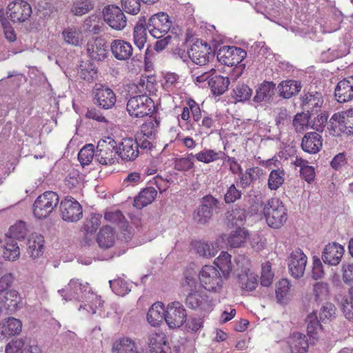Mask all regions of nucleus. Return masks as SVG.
Wrapping results in <instances>:
<instances>
[{
  "mask_svg": "<svg viewBox=\"0 0 353 353\" xmlns=\"http://www.w3.org/2000/svg\"><path fill=\"white\" fill-rule=\"evenodd\" d=\"M21 329V321L14 317H8L0 323V332L4 337L17 335Z\"/></svg>",
  "mask_w": 353,
  "mask_h": 353,
  "instance_id": "obj_32",
  "label": "nucleus"
},
{
  "mask_svg": "<svg viewBox=\"0 0 353 353\" xmlns=\"http://www.w3.org/2000/svg\"><path fill=\"white\" fill-rule=\"evenodd\" d=\"M263 212L268 226L274 229L281 228L288 219V210L278 198L268 199L263 205Z\"/></svg>",
  "mask_w": 353,
  "mask_h": 353,
  "instance_id": "obj_2",
  "label": "nucleus"
},
{
  "mask_svg": "<svg viewBox=\"0 0 353 353\" xmlns=\"http://www.w3.org/2000/svg\"><path fill=\"white\" fill-rule=\"evenodd\" d=\"M65 41L69 44L78 46L82 41L81 32L75 28H68L62 32Z\"/></svg>",
  "mask_w": 353,
  "mask_h": 353,
  "instance_id": "obj_52",
  "label": "nucleus"
},
{
  "mask_svg": "<svg viewBox=\"0 0 353 353\" xmlns=\"http://www.w3.org/2000/svg\"><path fill=\"white\" fill-rule=\"evenodd\" d=\"M275 85L272 82L264 81L258 88L254 101L256 102H261L268 99L273 94Z\"/></svg>",
  "mask_w": 353,
  "mask_h": 353,
  "instance_id": "obj_48",
  "label": "nucleus"
},
{
  "mask_svg": "<svg viewBox=\"0 0 353 353\" xmlns=\"http://www.w3.org/2000/svg\"><path fill=\"white\" fill-rule=\"evenodd\" d=\"M117 143L111 137L101 139L97 143L95 156L102 165H113L117 161Z\"/></svg>",
  "mask_w": 353,
  "mask_h": 353,
  "instance_id": "obj_6",
  "label": "nucleus"
},
{
  "mask_svg": "<svg viewBox=\"0 0 353 353\" xmlns=\"http://www.w3.org/2000/svg\"><path fill=\"white\" fill-rule=\"evenodd\" d=\"M112 350L116 353H138L136 343L128 337L115 341Z\"/></svg>",
  "mask_w": 353,
  "mask_h": 353,
  "instance_id": "obj_42",
  "label": "nucleus"
},
{
  "mask_svg": "<svg viewBox=\"0 0 353 353\" xmlns=\"http://www.w3.org/2000/svg\"><path fill=\"white\" fill-rule=\"evenodd\" d=\"M94 103L100 108L108 110L112 108L117 101L116 94L109 87L97 84L92 91Z\"/></svg>",
  "mask_w": 353,
  "mask_h": 353,
  "instance_id": "obj_13",
  "label": "nucleus"
},
{
  "mask_svg": "<svg viewBox=\"0 0 353 353\" xmlns=\"http://www.w3.org/2000/svg\"><path fill=\"white\" fill-rule=\"evenodd\" d=\"M20 256L19 247L15 240L7 239L3 250V257L8 261H14Z\"/></svg>",
  "mask_w": 353,
  "mask_h": 353,
  "instance_id": "obj_46",
  "label": "nucleus"
},
{
  "mask_svg": "<svg viewBox=\"0 0 353 353\" xmlns=\"http://www.w3.org/2000/svg\"><path fill=\"white\" fill-rule=\"evenodd\" d=\"M172 22L167 13L159 12L152 15L147 23V30L154 38L160 39L170 29Z\"/></svg>",
  "mask_w": 353,
  "mask_h": 353,
  "instance_id": "obj_9",
  "label": "nucleus"
},
{
  "mask_svg": "<svg viewBox=\"0 0 353 353\" xmlns=\"http://www.w3.org/2000/svg\"><path fill=\"white\" fill-rule=\"evenodd\" d=\"M156 85L155 78L153 76L141 75L139 79L130 85V88L132 94H150L154 92Z\"/></svg>",
  "mask_w": 353,
  "mask_h": 353,
  "instance_id": "obj_24",
  "label": "nucleus"
},
{
  "mask_svg": "<svg viewBox=\"0 0 353 353\" xmlns=\"http://www.w3.org/2000/svg\"><path fill=\"white\" fill-rule=\"evenodd\" d=\"M101 215L99 214H91L83 223V230L87 234L94 233L101 225Z\"/></svg>",
  "mask_w": 353,
  "mask_h": 353,
  "instance_id": "obj_55",
  "label": "nucleus"
},
{
  "mask_svg": "<svg viewBox=\"0 0 353 353\" xmlns=\"http://www.w3.org/2000/svg\"><path fill=\"white\" fill-rule=\"evenodd\" d=\"M194 154H188L186 157L176 158L174 161V168L179 172H188L194 168V163L192 160Z\"/></svg>",
  "mask_w": 353,
  "mask_h": 353,
  "instance_id": "obj_49",
  "label": "nucleus"
},
{
  "mask_svg": "<svg viewBox=\"0 0 353 353\" xmlns=\"http://www.w3.org/2000/svg\"><path fill=\"white\" fill-rule=\"evenodd\" d=\"M110 50L113 56L118 60L129 59L132 55V45L123 39H115L111 42Z\"/></svg>",
  "mask_w": 353,
  "mask_h": 353,
  "instance_id": "obj_25",
  "label": "nucleus"
},
{
  "mask_svg": "<svg viewBox=\"0 0 353 353\" xmlns=\"http://www.w3.org/2000/svg\"><path fill=\"white\" fill-rule=\"evenodd\" d=\"M307 256L300 248L293 250L288 258L290 272L294 278L301 277L305 272Z\"/></svg>",
  "mask_w": 353,
  "mask_h": 353,
  "instance_id": "obj_19",
  "label": "nucleus"
},
{
  "mask_svg": "<svg viewBox=\"0 0 353 353\" xmlns=\"http://www.w3.org/2000/svg\"><path fill=\"white\" fill-rule=\"evenodd\" d=\"M307 332L311 337L316 338L319 332L322 329V326L317 319L316 314L314 312L307 315L306 319Z\"/></svg>",
  "mask_w": 353,
  "mask_h": 353,
  "instance_id": "obj_53",
  "label": "nucleus"
},
{
  "mask_svg": "<svg viewBox=\"0 0 353 353\" xmlns=\"http://www.w3.org/2000/svg\"><path fill=\"white\" fill-rule=\"evenodd\" d=\"M274 273L272 271L271 264L267 261L262 265L261 284L264 287L270 286L273 281Z\"/></svg>",
  "mask_w": 353,
  "mask_h": 353,
  "instance_id": "obj_63",
  "label": "nucleus"
},
{
  "mask_svg": "<svg viewBox=\"0 0 353 353\" xmlns=\"http://www.w3.org/2000/svg\"><path fill=\"white\" fill-rule=\"evenodd\" d=\"M208 85L213 94L220 96L228 90L230 85V79L227 77L215 75L210 77L208 81Z\"/></svg>",
  "mask_w": 353,
  "mask_h": 353,
  "instance_id": "obj_36",
  "label": "nucleus"
},
{
  "mask_svg": "<svg viewBox=\"0 0 353 353\" xmlns=\"http://www.w3.org/2000/svg\"><path fill=\"white\" fill-rule=\"evenodd\" d=\"M44 238L41 234L32 233L28 239V252L32 259L38 258L43 252Z\"/></svg>",
  "mask_w": 353,
  "mask_h": 353,
  "instance_id": "obj_33",
  "label": "nucleus"
},
{
  "mask_svg": "<svg viewBox=\"0 0 353 353\" xmlns=\"http://www.w3.org/2000/svg\"><path fill=\"white\" fill-rule=\"evenodd\" d=\"M201 286L212 294H221L223 291L224 281L218 269L210 265H205L199 272Z\"/></svg>",
  "mask_w": 353,
  "mask_h": 353,
  "instance_id": "obj_3",
  "label": "nucleus"
},
{
  "mask_svg": "<svg viewBox=\"0 0 353 353\" xmlns=\"http://www.w3.org/2000/svg\"><path fill=\"white\" fill-rule=\"evenodd\" d=\"M223 154L224 153L221 151L205 148L195 154L194 157L199 162L208 164L221 159Z\"/></svg>",
  "mask_w": 353,
  "mask_h": 353,
  "instance_id": "obj_44",
  "label": "nucleus"
},
{
  "mask_svg": "<svg viewBox=\"0 0 353 353\" xmlns=\"http://www.w3.org/2000/svg\"><path fill=\"white\" fill-rule=\"evenodd\" d=\"M8 239H23L27 235V228L25 222L19 221L12 225L8 231Z\"/></svg>",
  "mask_w": 353,
  "mask_h": 353,
  "instance_id": "obj_54",
  "label": "nucleus"
},
{
  "mask_svg": "<svg viewBox=\"0 0 353 353\" xmlns=\"http://www.w3.org/2000/svg\"><path fill=\"white\" fill-rule=\"evenodd\" d=\"M232 256L227 252H221L214 263L221 272L223 277L229 276L232 270Z\"/></svg>",
  "mask_w": 353,
  "mask_h": 353,
  "instance_id": "obj_40",
  "label": "nucleus"
},
{
  "mask_svg": "<svg viewBox=\"0 0 353 353\" xmlns=\"http://www.w3.org/2000/svg\"><path fill=\"white\" fill-rule=\"evenodd\" d=\"M252 94V90L248 85L239 83L233 89L232 97L236 102H244L249 100Z\"/></svg>",
  "mask_w": 353,
  "mask_h": 353,
  "instance_id": "obj_47",
  "label": "nucleus"
},
{
  "mask_svg": "<svg viewBox=\"0 0 353 353\" xmlns=\"http://www.w3.org/2000/svg\"><path fill=\"white\" fill-rule=\"evenodd\" d=\"M192 245L200 256L206 258L214 256L219 251L217 243H209L204 241H196Z\"/></svg>",
  "mask_w": 353,
  "mask_h": 353,
  "instance_id": "obj_37",
  "label": "nucleus"
},
{
  "mask_svg": "<svg viewBox=\"0 0 353 353\" xmlns=\"http://www.w3.org/2000/svg\"><path fill=\"white\" fill-rule=\"evenodd\" d=\"M212 213L205 206L199 205L193 212V220L198 224H205L210 219Z\"/></svg>",
  "mask_w": 353,
  "mask_h": 353,
  "instance_id": "obj_60",
  "label": "nucleus"
},
{
  "mask_svg": "<svg viewBox=\"0 0 353 353\" xmlns=\"http://www.w3.org/2000/svg\"><path fill=\"white\" fill-rule=\"evenodd\" d=\"M285 172L283 168L272 169L268 176V188L270 190L276 191L284 183Z\"/></svg>",
  "mask_w": 353,
  "mask_h": 353,
  "instance_id": "obj_39",
  "label": "nucleus"
},
{
  "mask_svg": "<svg viewBox=\"0 0 353 353\" xmlns=\"http://www.w3.org/2000/svg\"><path fill=\"white\" fill-rule=\"evenodd\" d=\"M191 114L195 122L201 120L202 114L199 105L192 98L187 99L185 106L183 108L181 118L183 121H190Z\"/></svg>",
  "mask_w": 353,
  "mask_h": 353,
  "instance_id": "obj_29",
  "label": "nucleus"
},
{
  "mask_svg": "<svg viewBox=\"0 0 353 353\" xmlns=\"http://www.w3.org/2000/svg\"><path fill=\"white\" fill-rule=\"evenodd\" d=\"M116 232L109 225L102 227L97 236V242L102 249H108L115 243Z\"/></svg>",
  "mask_w": 353,
  "mask_h": 353,
  "instance_id": "obj_31",
  "label": "nucleus"
},
{
  "mask_svg": "<svg viewBox=\"0 0 353 353\" xmlns=\"http://www.w3.org/2000/svg\"><path fill=\"white\" fill-rule=\"evenodd\" d=\"M186 319V310L181 303L174 301L168 304L165 321L170 328L180 327L185 322Z\"/></svg>",
  "mask_w": 353,
  "mask_h": 353,
  "instance_id": "obj_10",
  "label": "nucleus"
},
{
  "mask_svg": "<svg viewBox=\"0 0 353 353\" xmlns=\"http://www.w3.org/2000/svg\"><path fill=\"white\" fill-rule=\"evenodd\" d=\"M336 307L331 303H325L319 312V319L323 323L331 321L336 318Z\"/></svg>",
  "mask_w": 353,
  "mask_h": 353,
  "instance_id": "obj_57",
  "label": "nucleus"
},
{
  "mask_svg": "<svg viewBox=\"0 0 353 353\" xmlns=\"http://www.w3.org/2000/svg\"><path fill=\"white\" fill-rule=\"evenodd\" d=\"M147 344L150 353H171L168 337L163 331L158 330L148 333Z\"/></svg>",
  "mask_w": 353,
  "mask_h": 353,
  "instance_id": "obj_15",
  "label": "nucleus"
},
{
  "mask_svg": "<svg viewBox=\"0 0 353 353\" xmlns=\"http://www.w3.org/2000/svg\"><path fill=\"white\" fill-rule=\"evenodd\" d=\"M211 50L209 44L201 40H197L191 45L188 50V56L194 63L204 65L209 61Z\"/></svg>",
  "mask_w": 353,
  "mask_h": 353,
  "instance_id": "obj_17",
  "label": "nucleus"
},
{
  "mask_svg": "<svg viewBox=\"0 0 353 353\" xmlns=\"http://www.w3.org/2000/svg\"><path fill=\"white\" fill-rule=\"evenodd\" d=\"M349 295V299H345L342 303V310L345 318L353 322V287L350 288Z\"/></svg>",
  "mask_w": 353,
  "mask_h": 353,
  "instance_id": "obj_64",
  "label": "nucleus"
},
{
  "mask_svg": "<svg viewBox=\"0 0 353 353\" xmlns=\"http://www.w3.org/2000/svg\"><path fill=\"white\" fill-rule=\"evenodd\" d=\"M288 343L291 353H307L308 351L307 338L302 333H293L289 337Z\"/></svg>",
  "mask_w": 353,
  "mask_h": 353,
  "instance_id": "obj_28",
  "label": "nucleus"
},
{
  "mask_svg": "<svg viewBox=\"0 0 353 353\" xmlns=\"http://www.w3.org/2000/svg\"><path fill=\"white\" fill-rule=\"evenodd\" d=\"M165 318V309L164 304L161 302L154 303L150 307L146 316L147 321L152 327L160 325Z\"/></svg>",
  "mask_w": 353,
  "mask_h": 353,
  "instance_id": "obj_30",
  "label": "nucleus"
},
{
  "mask_svg": "<svg viewBox=\"0 0 353 353\" xmlns=\"http://www.w3.org/2000/svg\"><path fill=\"white\" fill-rule=\"evenodd\" d=\"M310 115L308 113H299L295 115L293 125L297 132H303L308 128Z\"/></svg>",
  "mask_w": 353,
  "mask_h": 353,
  "instance_id": "obj_61",
  "label": "nucleus"
},
{
  "mask_svg": "<svg viewBox=\"0 0 353 353\" xmlns=\"http://www.w3.org/2000/svg\"><path fill=\"white\" fill-rule=\"evenodd\" d=\"M334 95L339 103H345L353 99V76L344 78L337 83Z\"/></svg>",
  "mask_w": 353,
  "mask_h": 353,
  "instance_id": "obj_23",
  "label": "nucleus"
},
{
  "mask_svg": "<svg viewBox=\"0 0 353 353\" xmlns=\"http://www.w3.org/2000/svg\"><path fill=\"white\" fill-rule=\"evenodd\" d=\"M32 12L31 6L24 0L12 1L7 7V13L13 23L26 22L30 19Z\"/></svg>",
  "mask_w": 353,
  "mask_h": 353,
  "instance_id": "obj_11",
  "label": "nucleus"
},
{
  "mask_svg": "<svg viewBox=\"0 0 353 353\" xmlns=\"http://www.w3.org/2000/svg\"><path fill=\"white\" fill-rule=\"evenodd\" d=\"M248 235L247 230L238 228L228 236L227 244L232 248H239L246 241Z\"/></svg>",
  "mask_w": 353,
  "mask_h": 353,
  "instance_id": "obj_43",
  "label": "nucleus"
},
{
  "mask_svg": "<svg viewBox=\"0 0 353 353\" xmlns=\"http://www.w3.org/2000/svg\"><path fill=\"white\" fill-rule=\"evenodd\" d=\"M185 303L191 309L200 312H210L214 307V300L201 290L189 292Z\"/></svg>",
  "mask_w": 353,
  "mask_h": 353,
  "instance_id": "obj_8",
  "label": "nucleus"
},
{
  "mask_svg": "<svg viewBox=\"0 0 353 353\" xmlns=\"http://www.w3.org/2000/svg\"><path fill=\"white\" fill-rule=\"evenodd\" d=\"M145 24L146 23L145 19H139L134 28V43L135 46L140 50L144 48L147 41V26H145Z\"/></svg>",
  "mask_w": 353,
  "mask_h": 353,
  "instance_id": "obj_41",
  "label": "nucleus"
},
{
  "mask_svg": "<svg viewBox=\"0 0 353 353\" xmlns=\"http://www.w3.org/2000/svg\"><path fill=\"white\" fill-rule=\"evenodd\" d=\"M226 219L232 225H242L246 219L245 210L238 207L232 208L227 212Z\"/></svg>",
  "mask_w": 353,
  "mask_h": 353,
  "instance_id": "obj_50",
  "label": "nucleus"
},
{
  "mask_svg": "<svg viewBox=\"0 0 353 353\" xmlns=\"http://www.w3.org/2000/svg\"><path fill=\"white\" fill-rule=\"evenodd\" d=\"M347 110L334 114L330 119L328 129L334 136L349 134L348 123H347Z\"/></svg>",
  "mask_w": 353,
  "mask_h": 353,
  "instance_id": "obj_20",
  "label": "nucleus"
},
{
  "mask_svg": "<svg viewBox=\"0 0 353 353\" xmlns=\"http://www.w3.org/2000/svg\"><path fill=\"white\" fill-rule=\"evenodd\" d=\"M59 196L57 192L46 191L40 194L33 204V214L37 219L48 217L57 206Z\"/></svg>",
  "mask_w": 353,
  "mask_h": 353,
  "instance_id": "obj_5",
  "label": "nucleus"
},
{
  "mask_svg": "<svg viewBox=\"0 0 353 353\" xmlns=\"http://www.w3.org/2000/svg\"><path fill=\"white\" fill-rule=\"evenodd\" d=\"M88 283H82L79 279H72L70 281L65 287V296H67L66 300H80L83 295L88 290Z\"/></svg>",
  "mask_w": 353,
  "mask_h": 353,
  "instance_id": "obj_26",
  "label": "nucleus"
},
{
  "mask_svg": "<svg viewBox=\"0 0 353 353\" xmlns=\"http://www.w3.org/2000/svg\"><path fill=\"white\" fill-rule=\"evenodd\" d=\"M118 156L125 161H133L139 154V145L133 137H124L117 143Z\"/></svg>",
  "mask_w": 353,
  "mask_h": 353,
  "instance_id": "obj_16",
  "label": "nucleus"
},
{
  "mask_svg": "<svg viewBox=\"0 0 353 353\" xmlns=\"http://www.w3.org/2000/svg\"><path fill=\"white\" fill-rule=\"evenodd\" d=\"M94 154V145L87 144L80 150L78 159L83 165H88L92 161Z\"/></svg>",
  "mask_w": 353,
  "mask_h": 353,
  "instance_id": "obj_58",
  "label": "nucleus"
},
{
  "mask_svg": "<svg viewBox=\"0 0 353 353\" xmlns=\"http://www.w3.org/2000/svg\"><path fill=\"white\" fill-rule=\"evenodd\" d=\"M290 283L288 279H281L276 285V297L279 302L283 303V300L287 297L290 290Z\"/></svg>",
  "mask_w": 353,
  "mask_h": 353,
  "instance_id": "obj_59",
  "label": "nucleus"
},
{
  "mask_svg": "<svg viewBox=\"0 0 353 353\" xmlns=\"http://www.w3.org/2000/svg\"><path fill=\"white\" fill-rule=\"evenodd\" d=\"M323 145V139L321 136L314 132L306 133L301 142L302 149L310 154H316Z\"/></svg>",
  "mask_w": 353,
  "mask_h": 353,
  "instance_id": "obj_27",
  "label": "nucleus"
},
{
  "mask_svg": "<svg viewBox=\"0 0 353 353\" xmlns=\"http://www.w3.org/2000/svg\"><path fill=\"white\" fill-rule=\"evenodd\" d=\"M60 215L67 222H77L83 217L81 205L73 197L66 196L60 202Z\"/></svg>",
  "mask_w": 353,
  "mask_h": 353,
  "instance_id": "obj_7",
  "label": "nucleus"
},
{
  "mask_svg": "<svg viewBox=\"0 0 353 353\" xmlns=\"http://www.w3.org/2000/svg\"><path fill=\"white\" fill-rule=\"evenodd\" d=\"M104 21L112 29L123 30L127 25L126 17L123 11L114 5H108L103 10Z\"/></svg>",
  "mask_w": 353,
  "mask_h": 353,
  "instance_id": "obj_14",
  "label": "nucleus"
},
{
  "mask_svg": "<svg viewBox=\"0 0 353 353\" xmlns=\"http://www.w3.org/2000/svg\"><path fill=\"white\" fill-rule=\"evenodd\" d=\"M237 277L238 283L243 290L252 292L259 285L258 275L252 271L245 273H238Z\"/></svg>",
  "mask_w": 353,
  "mask_h": 353,
  "instance_id": "obj_35",
  "label": "nucleus"
},
{
  "mask_svg": "<svg viewBox=\"0 0 353 353\" xmlns=\"http://www.w3.org/2000/svg\"><path fill=\"white\" fill-rule=\"evenodd\" d=\"M14 276L11 273L4 274L0 278V307L5 314H12L19 307L21 297L15 290H11Z\"/></svg>",
  "mask_w": 353,
  "mask_h": 353,
  "instance_id": "obj_1",
  "label": "nucleus"
},
{
  "mask_svg": "<svg viewBox=\"0 0 353 353\" xmlns=\"http://www.w3.org/2000/svg\"><path fill=\"white\" fill-rule=\"evenodd\" d=\"M312 295L316 303H321L330 299V287L327 283L316 282L313 285Z\"/></svg>",
  "mask_w": 353,
  "mask_h": 353,
  "instance_id": "obj_45",
  "label": "nucleus"
},
{
  "mask_svg": "<svg viewBox=\"0 0 353 353\" xmlns=\"http://www.w3.org/2000/svg\"><path fill=\"white\" fill-rule=\"evenodd\" d=\"M154 103L148 94L131 97L126 104L128 114L134 118H143L153 113Z\"/></svg>",
  "mask_w": 353,
  "mask_h": 353,
  "instance_id": "obj_4",
  "label": "nucleus"
},
{
  "mask_svg": "<svg viewBox=\"0 0 353 353\" xmlns=\"http://www.w3.org/2000/svg\"><path fill=\"white\" fill-rule=\"evenodd\" d=\"M80 77L88 82H92L98 77L97 69L93 63L90 62L85 63L81 65Z\"/></svg>",
  "mask_w": 353,
  "mask_h": 353,
  "instance_id": "obj_56",
  "label": "nucleus"
},
{
  "mask_svg": "<svg viewBox=\"0 0 353 353\" xmlns=\"http://www.w3.org/2000/svg\"><path fill=\"white\" fill-rule=\"evenodd\" d=\"M247 55L246 51L234 46H222L217 53V59L227 66H234L243 61Z\"/></svg>",
  "mask_w": 353,
  "mask_h": 353,
  "instance_id": "obj_12",
  "label": "nucleus"
},
{
  "mask_svg": "<svg viewBox=\"0 0 353 353\" xmlns=\"http://www.w3.org/2000/svg\"><path fill=\"white\" fill-rule=\"evenodd\" d=\"M106 41L101 37H92L86 44V52L88 57L97 61L104 60L108 53Z\"/></svg>",
  "mask_w": 353,
  "mask_h": 353,
  "instance_id": "obj_18",
  "label": "nucleus"
},
{
  "mask_svg": "<svg viewBox=\"0 0 353 353\" xmlns=\"http://www.w3.org/2000/svg\"><path fill=\"white\" fill-rule=\"evenodd\" d=\"M344 254V248L336 242L327 244L322 253V260L330 265H337Z\"/></svg>",
  "mask_w": 353,
  "mask_h": 353,
  "instance_id": "obj_21",
  "label": "nucleus"
},
{
  "mask_svg": "<svg viewBox=\"0 0 353 353\" xmlns=\"http://www.w3.org/2000/svg\"><path fill=\"white\" fill-rule=\"evenodd\" d=\"M261 171L259 167H252L247 168L244 173L241 172L239 174L240 185L242 188H247L256 179V176Z\"/></svg>",
  "mask_w": 353,
  "mask_h": 353,
  "instance_id": "obj_51",
  "label": "nucleus"
},
{
  "mask_svg": "<svg viewBox=\"0 0 353 353\" xmlns=\"http://www.w3.org/2000/svg\"><path fill=\"white\" fill-rule=\"evenodd\" d=\"M301 88V83L294 80L283 81L278 86L280 95L285 99H290L296 94Z\"/></svg>",
  "mask_w": 353,
  "mask_h": 353,
  "instance_id": "obj_38",
  "label": "nucleus"
},
{
  "mask_svg": "<svg viewBox=\"0 0 353 353\" xmlns=\"http://www.w3.org/2000/svg\"><path fill=\"white\" fill-rule=\"evenodd\" d=\"M93 4L89 0H80L74 3L72 12L77 16H81L93 9Z\"/></svg>",
  "mask_w": 353,
  "mask_h": 353,
  "instance_id": "obj_62",
  "label": "nucleus"
},
{
  "mask_svg": "<svg viewBox=\"0 0 353 353\" xmlns=\"http://www.w3.org/2000/svg\"><path fill=\"white\" fill-rule=\"evenodd\" d=\"M157 195V192L153 187H148L139 192L134 198V206L142 209L152 203Z\"/></svg>",
  "mask_w": 353,
  "mask_h": 353,
  "instance_id": "obj_34",
  "label": "nucleus"
},
{
  "mask_svg": "<svg viewBox=\"0 0 353 353\" xmlns=\"http://www.w3.org/2000/svg\"><path fill=\"white\" fill-rule=\"evenodd\" d=\"M323 103V99L321 92H311L305 93L301 97V105L309 114L318 113Z\"/></svg>",
  "mask_w": 353,
  "mask_h": 353,
  "instance_id": "obj_22",
  "label": "nucleus"
}]
</instances>
